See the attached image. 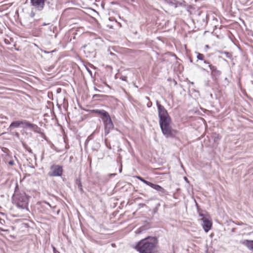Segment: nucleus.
Returning <instances> with one entry per match:
<instances>
[{
	"label": "nucleus",
	"mask_w": 253,
	"mask_h": 253,
	"mask_svg": "<svg viewBox=\"0 0 253 253\" xmlns=\"http://www.w3.org/2000/svg\"><path fill=\"white\" fill-rule=\"evenodd\" d=\"M156 105L159 118V125L163 134L167 138L174 137L177 133V131L172 128V120L168 111L158 100L156 101Z\"/></svg>",
	"instance_id": "obj_1"
},
{
	"label": "nucleus",
	"mask_w": 253,
	"mask_h": 253,
	"mask_svg": "<svg viewBox=\"0 0 253 253\" xmlns=\"http://www.w3.org/2000/svg\"><path fill=\"white\" fill-rule=\"evenodd\" d=\"M158 247L157 238L148 236L137 242L134 248L139 253H156Z\"/></svg>",
	"instance_id": "obj_2"
},
{
	"label": "nucleus",
	"mask_w": 253,
	"mask_h": 253,
	"mask_svg": "<svg viewBox=\"0 0 253 253\" xmlns=\"http://www.w3.org/2000/svg\"><path fill=\"white\" fill-rule=\"evenodd\" d=\"M30 197L24 191L15 190L12 196V202L18 208L29 211Z\"/></svg>",
	"instance_id": "obj_3"
},
{
	"label": "nucleus",
	"mask_w": 253,
	"mask_h": 253,
	"mask_svg": "<svg viewBox=\"0 0 253 253\" xmlns=\"http://www.w3.org/2000/svg\"><path fill=\"white\" fill-rule=\"evenodd\" d=\"M94 111L98 115L102 116V120L104 125V134L107 135L110 130L114 128V125L109 113L104 110H95Z\"/></svg>",
	"instance_id": "obj_4"
},
{
	"label": "nucleus",
	"mask_w": 253,
	"mask_h": 253,
	"mask_svg": "<svg viewBox=\"0 0 253 253\" xmlns=\"http://www.w3.org/2000/svg\"><path fill=\"white\" fill-rule=\"evenodd\" d=\"M63 171V167L58 165H52L50 166V171L48 173L49 176H61Z\"/></svg>",
	"instance_id": "obj_5"
},
{
	"label": "nucleus",
	"mask_w": 253,
	"mask_h": 253,
	"mask_svg": "<svg viewBox=\"0 0 253 253\" xmlns=\"http://www.w3.org/2000/svg\"><path fill=\"white\" fill-rule=\"evenodd\" d=\"M204 62L205 64H208V66L211 69V74L212 76H213L215 79L219 77L221 74V71L219 70L216 66L211 64L210 62L207 60H204Z\"/></svg>",
	"instance_id": "obj_6"
},
{
	"label": "nucleus",
	"mask_w": 253,
	"mask_h": 253,
	"mask_svg": "<svg viewBox=\"0 0 253 253\" xmlns=\"http://www.w3.org/2000/svg\"><path fill=\"white\" fill-rule=\"evenodd\" d=\"M199 220L203 222L201 225L206 232H208L211 228L212 222L206 217L201 218Z\"/></svg>",
	"instance_id": "obj_7"
},
{
	"label": "nucleus",
	"mask_w": 253,
	"mask_h": 253,
	"mask_svg": "<svg viewBox=\"0 0 253 253\" xmlns=\"http://www.w3.org/2000/svg\"><path fill=\"white\" fill-rule=\"evenodd\" d=\"M31 5L39 11L42 10L44 6L45 0H30Z\"/></svg>",
	"instance_id": "obj_8"
},
{
	"label": "nucleus",
	"mask_w": 253,
	"mask_h": 253,
	"mask_svg": "<svg viewBox=\"0 0 253 253\" xmlns=\"http://www.w3.org/2000/svg\"><path fill=\"white\" fill-rule=\"evenodd\" d=\"M149 186L157 191L161 196L168 195L169 192L159 185L153 184L151 182L149 184Z\"/></svg>",
	"instance_id": "obj_9"
},
{
	"label": "nucleus",
	"mask_w": 253,
	"mask_h": 253,
	"mask_svg": "<svg viewBox=\"0 0 253 253\" xmlns=\"http://www.w3.org/2000/svg\"><path fill=\"white\" fill-rule=\"evenodd\" d=\"M22 125V121H16L12 122L7 128L8 131L12 132L15 128L19 127Z\"/></svg>",
	"instance_id": "obj_10"
},
{
	"label": "nucleus",
	"mask_w": 253,
	"mask_h": 253,
	"mask_svg": "<svg viewBox=\"0 0 253 253\" xmlns=\"http://www.w3.org/2000/svg\"><path fill=\"white\" fill-rule=\"evenodd\" d=\"M166 2L167 3H168L169 5L173 6L174 8H177L178 7H179V6H183L184 5V4H183L184 1H183V2H179V1H176L175 0L173 1L170 0H167L166 1Z\"/></svg>",
	"instance_id": "obj_11"
},
{
	"label": "nucleus",
	"mask_w": 253,
	"mask_h": 253,
	"mask_svg": "<svg viewBox=\"0 0 253 253\" xmlns=\"http://www.w3.org/2000/svg\"><path fill=\"white\" fill-rule=\"evenodd\" d=\"M23 128H29L32 130L34 129L36 127H37V125L32 124L26 120L22 121V125Z\"/></svg>",
	"instance_id": "obj_12"
},
{
	"label": "nucleus",
	"mask_w": 253,
	"mask_h": 253,
	"mask_svg": "<svg viewBox=\"0 0 253 253\" xmlns=\"http://www.w3.org/2000/svg\"><path fill=\"white\" fill-rule=\"evenodd\" d=\"M243 244L251 251L253 252V240L244 241Z\"/></svg>",
	"instance_id": "obj_13"
},
{
	"label": "nucleus",
	"mask_w": 253,
	"mask_h": 253,
	"mask_svg": "<svg viewBox=\"0 0 253 253\" xmlns=\"http://www.w3.org/2000/svg\"><path fill=\"white\" fill-rule=\"evenodd\" d=\"M84 49V53H87L88 54L92 53L93 52V49L91 48V45L89 44L85 45L82 47Z\"/></svg>",
	"instance_id": "obj_14"
},
{
	"label": "nucleus",
	"mask_w": 253,
	"mask_h": 253,
	"mask_svg": "<svg viewBox=\"0 0 253 253\" xmlns=\"http://www.w3.org/2000/svg\"><path fill=\"white\" fill-rule=\"evenodd\" d=\"M75 184L78 186V188L79 189L80 192L81 193H84V191L83 188V186H82V184L81 181V180L80 179H76L75 180Z\"/></svg>",
	"instance_id": "obj_15"
},
{
	"label": "nucleus",
	"mask_w": 253,
	"mask_h": 253,
	"mask_svg": "<svg viewBox=\"0 0 253 253\" xmlns=\"http://www.w3.org/2000/svg\"><path fill=\"white\" fill-rule=\"evenodd\" d=\"M100 147V143L97 142H93V146L92 147V149L94 151H98Z\"/></svg>",
	"instance_id": "obj_16"
},
{
	"label": "nucleus",
	"mask_w": 253,
	"mask_h": 253,
	"mask_svg": "<svg viewBox=\"0 0 253 253\" xmlns=\"http://www.w3.org/2000/svg\"><path fill=\"white\" fill-rule=\"evenodd\" d=\"M136 177L139 179V180H140L141 181H142L143 183H145V184H146L148 186H149V184H150V182L149 181H148L146 180H145L144 178H143L142 177L140 176H136Z\"/></svg>",
	"instance_id": "obj_17"
},
{
	"label": "nucleus",
	"mask_w": 253,
	"mask_h": 253,
	"mask_svg": "<svg viewBox=\"0 0 253 253\" xmlns=\"http://www.w3.org/2000/svg\"><path fill=\"white\" fill-rule=\"evenodd\" d=\"M22 144L24 148L26 150V151H27L29 153L32 154H33L32 149L27 145H26L24 143H23Z\"/></svg>",
	"instance_id": "obj_18"
},
{
	"label": "nucleus",
	"mask_w": 253,
	"mask_h": 253,
	"mask_svg": "<svg viewBox=\"0 0 253 253\" xmlns=\"http://www.w3.org/2000/svg\"><path fill=\"white\" fill-rule=\"evenodd\" d=\"M196 53L197 54V58L198 60H204V58L205 56L203 54L200 53L199 52H197Z\"/></svg>",
	"instance_id": "obj_19"
},
{
	"label": "nucleus",
	"mask_w": 253,
	"mask_h": 253,
	"mask_svg": "<svg viewBox=\"0 0 253 253\" xmlns=\"http://www.w3.org/2000/svg\"><path fill=\"white\" fill-rule=\"evenodd\" d=\"M196 206H197V210H198V212H199V215L200 216L202 217V218H203V217H205V215L200 211V209L199 208V206H198V205L197 203H196Z\"/></svg>",
	"instance_id": "obj_20"
},
{
	"label": "nucleus",
	"mask_w": 253,
	"mask_h": 253,
	"mask_svg": "<svg viewBox=\"0 0 253 253\" xmlns=\"http://www.w3.org/2000/svg\"><path fill=\"white\" fill-rule=\"evenodd\" d=\"M5 223V220L0 217V224L3 225Z\"/></svg>",
	"instance_id": "obj_21"
},
{
	"label": "nucleus",
	"mask_w": 253,
	"mask_h": 253,
	"mask_svg": "<svg viewBox=\"0 0 253 253\" xmlns=\"http://www.w3.org/2000/svg\"><path fill=\"white\" fill-rule=\"evenodd\" d=\"M52 249L53 253H60L56 249V248L54 246H52Z\"/></svg>",
	"instance_id": "obj_22"
},
{
	"label": "nucleus",
	"mask_w": 253,
	"mask_h": 253,
	"mask_svg": "<svg viewBox=\"0 0 253 253\" xmlns=\"http://www.w3.org/2000/svg\"><path fill=\"white\" fill-rule=\"evenodd\" d=\"M8 164L10 166H13L14 165V162L13 161L11 160L8 162Z\"/></svg>",
	"instance_id": "obj_23"
},
{
	"label": "nucleus",
	"mask_w": 253,
	"mask_h": 253,
	"mask_svg": "<svg viewBox=\"0 0 253 253\" xmlns=\"http://www.w3.org/2000/svg\"><path fill=\"white\" fill-rule=\"evenodd\" d=\"M0 230L1 231L5 232H9V231L8 229H3L0 227Z\"/></svg>",
	"instance_id": "obj_24"
},
{
	"label": "nucleus",
	"mask_w": 253,
	"mask_h": 253,
	"mask_svg": "<svg viewBox=\"0 0 253 253\" xmlns=\"http://www.w3.org/2000/svg\"><path fill=\"white\" fill-rule=\"evenodd\" d=\"M224 53L226 54V56L228 58H230V54L228 52H224Z\"/></svg>",
	"instance_id": "obj_25"
},
{
	"label": "nucleus",
	"mask_w": 253,
	"mask_h": 253,
	"mask_svg": "<svg viewBox=\"0 0 253 253\" xmlns=\"http://www.w3.org/2000/svg\"><path fill=\"white\" fill-rule=\"evenodd\" d=\"M152 103L151 102H149L147 103V106L148 108H150L152 106Z\"/></svg>",
	"instance_id": "obj_26"
},
{
	"label": "nucleus",
	"mask_w": 253,
	"mask_h": 253,
	"mask_svg": "<svg viewBox=\"0 0 253 253\" xmlns=\"http://www.w3.org/2000/svg\"><path fill=\"white\" fill-rule=\"evenodd\" d=\"M45 203L48 205L51 208H55L56 207L55 206L52 207L48 202H45Z\"/></svg>",
	"instance_id": "obj_27"
},
{
	"label": "nucleus",
	"mask_w": 253,
	"mask_h": 253,
	"mask_svg": "<svg viewBox=\"0 0 253 253\" xmlns=\"http://www.w3.org/2000/svg\"><path fill=\"white\" fill-rule=\"evenodd\" d=\"M30 16L31 17H34V16H35V13L33 11L31 12V14H30Z\"/></svg>",
	"instance_id": "obj_28"
},
{
	"label": "nucleus",
	"mask_w": 253,
	"mask_h": 253,
	"mask_svg": "<svg viewBox=\"0 0 253 253\" xmlns=\"http://www.w3.org/2000/svg\"><path fill=\"white\" fill-rule=\"evenodd\" d=\"M157 210H158V208L157 207H156L154 210H153V212L154 213H155L157 211Z\"/></svg>",
	"instance_id": "obj_29"
},
{
	"label": "nucleus",
	"mask_w": 253,
	"mask_h": 253,
	"mask_svg": "<svg viewBox=\"0 0 253 253\" xmlns=\"http://www.w3.org/2000/svg\"><path fill=\"white\" fill-rule=\"evenodd\" d=\"M126 77H125V76H124V77H122V80H123V81H126Z\"/></svg>",
	"instance_id": "obj_30"
},
{
	"label": "nucleus",
	"mask_w": 253,
	"mask_h": 253,
	"mask_svg": "<svg viewBox=\"0 0 253 253\" xmlns=\"http://www.w3.org/2000/svg\"><path fill=\"white\" fill-rule=\"evenodd\" d=\"M15 136L17 137H19V134L18 132H15Z\"/></svg>",
	"instance_id": "obj_31"
},
{
	"label": "nucleus",
	"mask_w": 253,
	"mask_h": 253,
	"mask_svg": "<svg viewBox=\"0 0 253 253\" xmlns=\"http://www.w3.org/2000/svg\"><path fill=\"white\" fill-rule=\"evenodd\" d=\"M110 54L112 56H116V55L114 53H113V52H112L111 51L110 52Z\"/></svg>",
	"instance_id": "obj_32"
},
{
	"label": "nucleus",
	"mask_w": 253,
	"mask_h": 253,
	"mask_svg": "<svg viewBox=\"0 0 253 253\" xmlns=\"http://www.w3.org/2000/svg\"><path fill=\"white\" fill-rule=\"evenodd\" d=\"M0 215H5V214L2 212H0Z\"/></svg>",
	"instance_id": "obj_33"
},
{
	"label": "nucleus",
	"mask_w": 253,
	"mask_h": 253,
	"mask_svg": "<svg viewBox=\"0 0 253 253\" xmlns=\"http://www.w3.org/2000/svg\"><path fill=\"white\" fill-rule=\"evenodd\" d=\"M146 99L148 100H149V98L148 97H146Z\"/></svg>",
	"instance_id": "obj_34"
},
{
	"label": "nucleus",
	"mask_w": 253,
	"mask_h": 253,
	"mask_svg": "<svg viewBox=\"0 0 253 253\" xmlns=\"http://www.w3.org/2000/svg\"><path fill=\"white\" fill-rule=\"evenodd\" d=\"M4 149L6 151H8V150L7 148H4Z\"/></svg>",
	"instance_id": "obj_35"
},
{
	"label": "nucleus",
	"mask_w": 253,
	"mask_h": 253,
	"mask_svg": "<svg viewBox=\"0 0 253 253\" xmlns=\"http://www.w3.org/2000/svg\"><path fill=\"white\" fill-rule=\"evenodd\" d=\"M187 178L186 177H185V180H187Z\"/></svg>",
	"instance_id": "obj_36"
},
{
	"label": "nucleus",
	"mask_w": 253,
	"mask_h": 253,
	"mask_svg": "<svg viewBox=\"0 0 253 253\" xmlns=\"http://www.w3.org/2000/svg\"><path fill=\"white\" fill-rule=\"evenodd\" d=\"M46 24L44 23L43 24V25H46Z\"/></svg>",
	"instance_id": "obj_37"
},
{
	"label": "nucleus",
	"mask_w": 253,
	"mask_h": 253,
	"mask_svg": "<svg viewBox=\"0 0 253 253\" xmlns=\"http://www.w3.org/2000/svg\"><path fill=\"white\" fill-rule=\"evenodd\" d=\"M106 146H107L108 148L109 147V146H108V145H106Z\"/></svg>",
	"instance_id": "obj_38"
},
{
	"label": "nucleus",
	"mask_w": 253,
	"mask_h": 253,
	"mask_svg": "<svg viewBox=\"0 0 253 253\" xmlns=\"http://www.w3.org/2000/svg\"><path fill=\"white\" fill-rule=\"evenodd\" d=\"M106 146H107L108 148L109 147V146H108V145H106Z\"/></svg>",
	"instance_id": "obj_39"
},
{
	"label": "nucleus",
	"mask_w": 253,
	"mask_h": 253,
	"mask_svg": "<svg viewBox=\"0 0 253 253\" xmlns=\"http://www.w3.org/2000/svg\"><path fill=\"white\" fill-rule=\"evenodd\" d=\"M252 84H253V81H252Z\"/></svg>",
	"instance_id": "obj_40"
},
{
	"label": "nucleus",
	"mask_w": 253,
	"mask_h": 253,
	"mask_svg": "<svg viewBox=\"0 0 253 253\" xmlns=\"http://www.w3.org/2000/svg\"><path fill=\"white\" fill-rule=\"evenodd\" d=\"M165 0V1H166L167 0Z\"/></svg>",
	"instance_id": "obj_41"
}]
</instances>
